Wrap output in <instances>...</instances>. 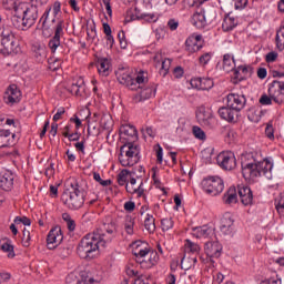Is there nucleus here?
Returning a JSON list of instances; mask_svg holds the SVG:
<instances>
[{"mask_svg": "<svg viewBox=\"0 0 284 284\" xmlns=\"http://www.w3.org/2000/svg\"><path fill=\"white\" fill-rule=\"evenodd\" d=\"M201 158H202V162H204V164H212L213 158H214V149L206 148V149L202 150Z\"/></svg>", "mask_w": 284, "mask_h": 284, "instance_id": "nucleus-46", "label": "nucleus"}, {"mask_svg": "<svg viewBox=\"0 0 284 284\" xmlns=\"http://www.w3.org/2000/svg\"><path fill=\"white\" fill-rule=\"evenodd\" d=\"M14 134L10 130H0V149L13 145Z\"/></svg>", "mask_w": 284, "mask_h": 284, "instance_id": "nucleus-33", "label": "nucleus"}, {"mask_svg": "<svg viewBox=\"0 0 284 284\" xmlns=\"http://www.w3.org/2000/svg\"><path fill=\"white\" fill-rule=\"evenodd\" d=\"M195 119L199 124L205 128H212L216 123V119L213 115V112L205 106H199L195 111Z\"/></svg>", "mask_w": 284, "mask_h": 284, "instance_id": "nucleus-13", "label": "nucleus"}, {"mask_svg": "<svg viewBox=\"0 0 284 284\" xmlns=\"http://www.w3.org/2000/svg\"><path fill=\"white\" fill-rule=\"evenodd\" d=\"M260 104H262L263 106H268L272 105V103L274 102V99L271 98L267 94H263L260 100H258Z\"/></svg>", "mask_w": 284, "mask_h": 284, "instance_id": "nucleus-60", "label": "nucleus"}, {"mask_svg": "<svg viewBox=\"0 0 284 284\" xmlns=\"http://www.w3.org/2000/svg\"><path fill=\"white\" fill-rule=\"evenodd\" d=\"M121 136L126 141H134L136 139V130L132 125H123L120 128Z\"/></svg>", "mask_w": 284, "mask_h": 284, "instance_id": "nucleus-36", "label": "nucleus"}, {"mask_svg": "<svg viewBox=\"0 0 284 284\" xmlns=\"http://www.w3.org/2000/svg\"><path fill=\"white\" fill-rule=\"evenodd\" d=\"M235 58L231 53H226L223 55V71L229 73L236 69Z\"/></svg>", "mask_w": 284, "mask_h": 284, "instance_id": "nucleus-35", "label": "nucleus"}, {"mask_svg": "<svg viewBox=\"0 0 284 284\" xmlns=\"http://www.w3.org/2000/svg\"><path fill=\"white\" fill-rule=\"evenodd\" d=\"M221 251H223V246H221L220 242L216 240L205 242L204 244L205 255H207L211 263H214L213 258H219L221 256Z\"/></svg>", "mask_w": 284, "mask_h": 284, "instance_id": "nucleus-20", "label": "nucleus"}, {"mask_svg": "<svg viewBox=\"0 0 284 284\" xmlns=\"http://www.w3.org/2000/svg\"><path fill=\"white\" fill-rule=\"evenodd\" d=\"M273 78H278V79L284 78V64L280 65L278 69L273 70Z\"/></svg>", "mask_w": 284, "mask_h": 284, "instance_id": "nucleus-63", "label": "nucleus"}, {"mask_svg": "<svg viewBox=\"0 0 284 284\" xmlns=\"http://www.w3.org/2000/svg\"><path fill=\"white\" fill-rule=\"evenodd\" d=\"M201 247L200 244H196L192 242L191 240H185L184 242V254H192V255H197L200 254Z\"/></svg>", "mask_w": 284, "mask_h": 284, "instance_id": "nucleus-40", "label": "nucleus"}, {"mask_svg": "<svg viewBox=\"0 0 284 284\" xmlns=\"http://www.w3.org/2000/svg\"><path fill=\"white\" fill-rule=\"evenodd\" d=\"M124 232H126L128 235L132 236L134 234V230L133 227L135 226V220L130 216L126 215V217H124Z\"/></svg>", "mask_w": 284, "mask_h": 284, "instance_id": "nucleus-45", "label": "nucleus"}, {"mask_svg": "<svg viewBox=\"0 0 284 284\" xmlns=\"http://www.w3.org/2000/svg\"><path fill=\"white\" fill-rule=\"evenodd\" d=\"M1 6L7 11H16L20 6H32L30 2H22L20 0H1Z\"/></svg>", "mask_w": 284, "mask_h": 284, "instance_id": "nucleus-37", "label": "nucleus"}, {"mask_svg": "<svg viewBox=\"0 0 284 284\" xmlns=\"http://www.w3.org/2000/svg\"><path fill=\"white\" fill-rule=\"evenodd\" d=\"M274 170V162L272 159H263L257 162L250 153L241 154V174L246 182L252 183L260 176H265L267 180H272Z\"/></svg>", "mask_w": 284, "mask_h": 284, "instance_id": "nucleus-3", "label": "nucleus"}, {"mask_svg": "<svg viewBox=\"0 0 284 284\" xmlns=\"http://www.w3.org/2000/svg\"><path fill=\"white\" fill-rule=\"evenodd\" d=\"M21 99L22 92L19 90V87H17L16 84H11L10 87H8L3 95L4 103H7L8 105H13L20 103Z\"/></svg>", "mask_w": 284, "mask_h": 284, "instance_id": "nucleus-17", "label": "nucleus"}, {"mask_svg": "<svg viewBox=\"0 0 284 284\" xmlns=\"http://www.w3.org/2000/svg\"><path fill=\"white\" fill-rule=\"evenodd\" d=\"M213 57H214V53L211 51L202 53V55L199 57V64H201L202 67H206L207 64H210Z\"/></svg>", "mask_w": 284, "mask_h": 284, "instance_id": "nucleus-53", "label": "nucleus"}, {"mask_svg": "<svg viewBox=\"0 0 284 284\" xmlns=\"http://www.w3.org/2000/svg\"><path fill=\"white\" fill-rule=\"evenodd\" d=\"M68 190L62 193L60 201L70 211H79L84 205L83 189L79 185L78 181L72 179Z\"/></svg>", "mask_w": 284, "mask_h": 284, "instance_id": "nucleus-6", "label": "nucleus"}, {"mask_svg": "<svg viewBox=\"0 0 284 284\" xmlns=\"http://www.w3.org/2000/svg\"><path fill=\"white\" fill-rule=\"evenodd\" d=\"M275 210L280 217L284 219V196L280 195L275 199Z\"/></svg>", "mask_w": 284, "mask_h": 284, "instance_id": "nucleus-52", "label": "nucleus"}, {"mask_svg": "<svg viewBox=\"0 0 284 284\" xmlns=\"http://www.w3.org/2000/svg\"><path fill=\"white\" fill-rule=\"evenodd\" d=\"M31 52H33V57L37 61L42 62L48 58V49L42 43H36L31 47Z\"/></svg>", "mask_w": 284, "mask_h": 284, "instance_id": "nucleus-32", "label": "nucleus"}, {"mask_svg": "<svg viewBox=\"0 0 284 284\" xmlns=\"http://www.w3.org/2000/svg\"><path fill=\"white\" fill-rule=\"evenodd\" d=\"M197 263L196 256H187L184 255L181 260V267L184 271H190L192 267H194Z\"/></svg>", "mask_w": 284, "mask_h": 284, "instance_id": "nucleus-42", "label": "nucleus"}, {"mask_svg": "<svg viewBox=\"0 0 284 284\" xmlns=\"http://www.w3.org/2000/svg\"><path fill=\"white\" fill-rule=\"evenodd\" d=\"M68 91L71 92V94L74 97L88 99L83 78L74 79L72 84L68 88Z\"/></svg>", "mask_w": 284, "mask_h": 284, "instance_id": "nucleus-21", "label": "nucleus"}, {"mask_svg": "<svg viewBox=\"0 0 284 284\" xmlns=\"http://www.w3.org/2000/svg\"><path fill=\"white\" fill-rule=\"evenodd\" d=\"M116 233V222L106 217L104 223H102V229L92 231L82 237L78 245V255L82 260H93L98 255L100 248H104L111 240L113 234Z\"/></svg>", "mask_w": 284, "mask_h": 284, "instance_id": "nucleus-1", "label": "nucleus"}, {"mask_svg": "<svg viewBox=\"0 0 284 284\" xmlns=\"http://www.w3.org/2000/svg\"><path fill=\"white\" fill-rule=\"evenodd\" d=\"M50 11H52L53 16L52 23H55V26L53 27V37L49 40V50L54 54L58 51V48L61 47V38L64 37L65 22L61 19V2H53V6L47 7L42 18H40V22H42L43 37L49 38L52 33V30L48 28V24H45L48 22Z\"/></svg>", "mask_w": 284, "mask_h": 284, "instance_id": "nucleus-2", "label": "nucleus"}, {"mask_svg": "<svg viewBox=\"0 0 284 284\" xmlns=\"http://www.w3.org/2000/svg\"><path fill=\"white\" fill-rule=\"evenodd\" d=\"M13 225H24V226H30L32 222L30 221L29 217L26 216H17L13 220Z\"/></svg>", "mask_w": 284, "mask_h": 284, "instance_id": "nucleus-57", "label": "nucleus"}, {"mask_svg": "<svg viewBox=\"0 0 284 284\" xmlns=\"http://www.w3.org/2000/svg\"><path fill=\"white\" fill-rule=\"evenodd\" d=\"M160 18H161V14L156 12H152V13L143 12L138 20H143V22L152 24L158 22Z\"/></svg>", "mask_w": 284, "mask_h": 284, "instance_id": "nucleus-43", "label": "nucleus"}, {"mask_svg": "<svg viewBox=\"0 0 284 284\" xmlns=\"http://www.w3.org/2000/svg\"><path fill=\"white\" fill-rule=\"evenodd\" d=\"M214 235V227L211 225H201L191 230V236L199 240H211Z\"/></svg>", "mask_w": 284, "mask_h": 284, "instance_id": "nucleus-19", "label": "nucleus"}, {"mask_svg": "<svg viewBox=\"0 0 284 284\" xmlns=\"http://www.w3.org/2000/svg\"><path fill=\"white\" fill-rule=\"evenodd\" d=\"M260 284H282V281L278 277H272V278L262 281Z\"/></svg>", "mask_w": 284, "mask_h": 284, "instance_id": "nucleus-64", "label": "nucleus"}, {"mask_svg": "<svg viewBox=\"0 0 284 284\" xmlns=\"http://www.w3.org/2000/svg\"><path fill=\"white\" fill-rule=\"evenodd\" d=\"M265 135H266V139H268L270 141H274V139H275V136H274V124L272 122H268L266 124Z\"/></svg>", "mask_w": 284, "mask_h": 284, "instance_id": "nucleus-59", "label": "nucleus"}, {"mask_svg": "<svg viewBox=\"0 0 284 284\" xmlns=\"http://www.w3.org/2000/svg\"><path fill=\"white\" fill-rule=\"evenodd\" d=\"M116 79L121 85L126 87L131 91H135V79L132 69L129 67H121L116 71Z\"/></svg>", "mask_w": 284, "mask_h": 284, "instance_id": "nucleus-10", "label": "nucleus"}, {"mask_svg": "<svg viewBox=\"0 0 284 284\" xmlns=\"http://www.w3.org/2000/svg\"><path fill=\"white\" fill-rule=\"evenodd\" d=\"M191 23L197 29H203L206 27V16L203 9H197V11L192 14Z\"/></svg>", "mask_w": 284, "mask_h": 284, "instance_id": "nucleus-31", "label": "nucleus"}, {"mask_svg": "<svg viewBox=\"0 0 284 284\" xmlns=\"http://www.w3.org/2000/svg\"><path fill=\"white\" fill-rule=\"evenodd\" d=\"M20 47L14 41V33L11 27L0 28V53L4 55L19 54Z\"/></svg>", "mask_w": 284, "mask_h": 284, "instance_id": "nucleus-7", "label": "nucleus"}, {"mask_svg": "<svg viewBox=\"0 0 284 284\" xmlns=\"http://www.w3.org/2000/svg\"><path fill=\"white\" fill-rule=\"evenodd\" d=\"M62 220L65 221L67 230H69L70 232H74L75 221L72 220L71 215H69L68 213H64V214H62Z\"/></svg>", "mask_w": 284, "mask_h": 284, "instance_id": "nucleus-55", "label": "nucleus"}, {"mask_svg": "<svg viewBox=\"0 0 284 284\" xmlns=\"http://www.w3.org/2000/svg\"><path fill=\"white\" fill-rule=\"evenodd\" d=\"M14 185V173L3 169L0 171V190L3 192H12Z\"/></svg>", "mask_w": 284, "mask_h": 284, "instance_id": "nucleus-15", "label": "nucleus"}, {"mask_svg": "<svg viewBox=\"0 0 284 284\" xmlns=\"http://www.w3.org/2000/svg\"><path fill=\"white\" fill-rule=\"evenodd\" d=\"M231 72H233V82L240 83L250 75V67L246 64H240Z\"/></svg>", "mask_w": 284, "mask_h": 284, "instance_id": "nucleus-29", "label": "nucleus"}, {"mask_svg": "<svg viewBox=\"0 0 284 284\" xmlns=\"http://www.w3.org/2000/svg\"><path fill=\"white\" fill-rule=\"evenodd\" d=\"M163 232H169L174 227V221L171 217H165L160 223Z\"/></svg>", "mask_w": 284, "mask_h": 284, "instance_id": "nucleus-54", "label": "nucleus"}, {"mask_svg": "<svg viewBox=\"0 0 284 284\" xmlns=\"http://www.w3.org/2000/svg\"><path fill=\"white\" fill-rule=\"evenodd\" d=\"M132 179L129 170H123L118 174V185L125 186L126 183Z\"/></svg>", "mask_w": 284, "mask_h": 284, "instance_id": "nucleus-48", "label": "nucleus"}, {"mask_svg": "<svg viewBox=\"0 0 284 284\" xmlns=\"http://www.w3.org/2000/svg\"><path fill=\"white\" fill-rule=\"evenodd\" d=\"M69 122L74 123L77 131H79V129H81V126H83V121L79 118L78 114H74V116L69 119Z\"/></svg>", "mask_w": 284, "mask_h": 284, "instance_id": "nucleus-62", "label": "nucleus"}, {"mask_svg": "<svg viewBox=\"0 0 284 284\" xmlns=\"http://www.w3.org/2000/svg\"><path fill=\"white\" fill-rule=\"evenodd\" d=\"M242 110L232 109L229 106H223L217 111L220 118L230 123L235 122V119L239 116V112Z\"/></svg>", "mask_w": 284, "mask_h": 284, "instance_id": "nucleus-28", "label": "nucleus"}, {"mask_svg": "<svg viewBox=\"0 0 284 284\" xmlns=\"http://www.w3.org/2000/svg\"><path fill=\"white\" fill-rule=\"evenodd\" d=\"M121 166L132 168L140 162V148L132 142L123 144L120 149V155H118Z\"/></svg>", "mask_w": 284, "mask_h": 284, "instance_id": "nucleus-8", "label": "nucleus"}, {"mask_svg": "<svg viewBox=\"0 0 284 284\" xmlns=\"http://www.w3.org/2000/svg\"><path fill=\"white\" fill-rule=\"evenodd\" d=\"M148 81L149 79L146 78L145 72H138L136 77H134V90L142 89V85L145 84Z\"/></svg>", "mask_w": 284, "mask_h": 284, "instance_id": "nucleus-44", "label": "nucleus"}, {"mask_svg": "<svg viewBox=\"0 0 284 284\" xmlns=\"http://www.w3.org/2000/svg\"><path fill=\"white\" fill-rule=\"evenodd\" d=\"M136 185V179L135 178H131L129 182H126V184H124V186L126 187V192L128 194H136L138 199H142L143 196H145V190L143 189V181H140V183Z\"/></svg>", "mask_w": 284, "mask_h": 284, "instance_id": "nucleus-22", "label": "nucleus"}, {"mask_svg": "<svg viewBox=\"0 0 284 284\" xmlns=\"http://www.w3.org/2000/svg\"><path fill=\"white\" fill-rule=\"evenodd\" d=\"M201 187L209 196H219L224 190V182L220 176H207L202 179Z\"/></svg>", "mask_w": 284, "mask_h": 284, "instance_id": "nucleus-9", "label": "nucleus"}, {"mask_svg": "<svg viewBox=\"0 0 284 284\" xmlns=\"http://www.w3.org/2000/svg\"><path fill=\"white\" fill-rule=\"evenodd\" d=\"M191 87L195 90L207 91L214 87V81L211 78H192Z\"/></svg>", "mask_w": 284, "mask_h": 284, "instance_id": "nucleus-24", "label": "nucleus"}, {"mask_svg": "<svg viewBox=\"0 0 284 284\" xmlns=\"http://www.w3.org/2000/svg\"><path fill=\"white\" fill-rule=\"evenodd\" d=\"M30 241H31L30 232L27 231V230H23V237H21V244L24 247H29L30 246Z\"/></svg>", "mask_w": 284, "mask_h": 284, "instance_id": "nucleus-61", "label": "nucleus"}, {"mask_svg": "<svg viewBox=\"0 0 284 284\" xmlns=\"http://www.w3.org/2000/svg\"><path fill=\"white\" fill-rule=\"evenodd\" d=\"M161 54H156L154 58L156 67H160V74H168L169 70L171 69V59H163L160 61Z\"/></svg>", "mask_w": 284, "mask_h": 284, "instance_id": "nucleus-39", "label": "nucleus"}, {"mask_svg": "<svg viewBox=\"0 0 284 284\" xmlns=\"http://www.w3.org/2000/svg\"><path fill=\"white\" fill-rule=\"evenodd\" d=\"M239 26V17L227 13L223 18V23L221 24V28L223 29V32H232L235 30V28Z\"/></svg>", "mask_w": 284, "mask_h": 284, "instance_id": "nucleus-30", "label": "nucleus"}, {"mask_svg": "<svg viewBox=\"0 0 284 284\" xmlns=\"http://www.w3.org/2000/svg\"><path fill=\"white\" fill-rule=\"evenodd\" d=\"M237 196H240L241 204H243L244 206H251L253 204V193L248 186H237Z\"/></svg>", "mask_w": 284, "mask_h": 284, "instance_id": "nucleus-26", "label": "nucleus"}, {"mask_svg": "<svg viewBox=\"0 0 284 284\" xmlns=\"http://www.w3.org/2000/svg\"><path fill=\"white\" fill-rule=\"evenodd\" d=\"M145 230L150 234L155 232V219L153 217V215H145Z\"/></svg>", "mask_w": 284, "mask_h": 284, "instance_id": "nucleus-50", "label": "nucleus"}, {"mask_svg": "<svg viewBox=\"0 0 284 284\" xmlns=\"http://www.w3.org/2000/svg\"><path fill=\"white\" fill-rule=\"evenodd\" d=\"M273 99V103H284V81H273L268 87V95Z\"/></svg>", "mask_w": 284, "mask_h": 284, "instance_id": "nucleus-14", "label": "nucleus"}, {"mask_svg": "<svg viewBox=\"0 0 284 284\" xmlns=\"http://www.w3.org/2000/svg\"><path fill=\"white\" fill-rule=\"evenodd\" d=\"M192 134H194L195 139L199 141H205L206 140V133L201 129L200 126L195 125L192 128Z\"/></svg>", "mask_w": 284, "mask_h": 284, "instance_id": "nucleus-56", "label": "nucleus"}, {"mask_svg": "<svg viewBox=\"0 0 284 284\" xmlns=\"http://www.w3.org/2000/svg\"><path fill=\"white\" fill-rule=\"evenodd\" d=\"M131 253L134 255V260L143 270H150L156 265L159 255L155 251H150L149 243L136 240L130 245Z\"/></svg>", "mask_w": 284, "mask_h": 284, "instance_id": "nucleus-5", "label": "nucleus"}, {"mask_svg": "<svg viewBox=\"0 0 284 284\" xmlns=\"http://www.w3.org/2000/svg\"><path fill=\"white\" fill-rule=\"evenodd\" d=\"M63 240L64 236L62 235L61 227H53L47 235V248L50 251L57 248Z\"/></svg>", "mask_w": 284, "mask_h": 284, "instance_id": "nucleus-16", "label": "nucleus"}, {"mask_svg": "<svg viewBox=\"0 0 284 284\" xmlns=\"http://www.w3.org/2000/svg\"><path fill=\"white\" fill-rule=\"evenodd\" d=\"M95 68L101 77H108L111 73V60L110 58L99 57L95 58Z\"/></svg>", "mask_w": 284, "mask_h": 284, "instance_id": "nucleus-25", "label": "nucleus"}, {"mask_svg": "<svg viewBox=\"0 0 284 284\" xmlns=\"http://www.w3.org/2000/svg\"><path fill=\"white\" fill-rule=\"evenodd\" d=\"M276 48L280 51L284 50V24L276 31Z\"/></svg>", "mask_w": 284, "mask_h": 284, "instance_id": "nucleus-49", "label": "nucleus"}, {"mask_svg": "<svg viewBox=\"0 0 284 284\" xmlns=\"http://www.w3.org/2000/svg\"><path fill=\"white\" fill-rule=\"evenodd\" d=\"M142 13L140 12L139 9L136 8L130 9L126 11V17L124 18V22L130 23V22L136 21L140 19Z\"/></svg>", "mask_w": 284, "mask_h": 284, "instance_id": "nucleus-47", "label": "nucleus"}, {"mask_svg": "<svg viewBox=\"0 0 284 284\" xmlns=\"http://www.w3.org/2000/svg\"><path fill=\"white\" fill-rule=\"evenodd\" d=\"M12 11L11 26L17 30H29L36 24L37 19L39 18V10L33 4H20Z\"/></svg>", "mask_w": 284, "mask_h": 284, "instance_id": "nucleus-4", "label": "nucleus"}, {"mask_svg": "<svg viewBox=\"0 0 284 284\" xmlns=\"http://www.w3.org/2000/svg\"><path fill=\"white\" fill-rule=\"evenodd\" d=\"M100 125L102 128V130H108L110 131L111 128L113 126V120L111 119L110 115L105 114L101 116L100 120Z\"/></svg>", "mask_w": 284, "mask_h": 284, "instance_id": "nucleus-51", "label": "nucleus"}, {"mask_svg": "<svg viewBox=\"0 0 284 284\" xmlns=\"http://www.w3.org/2000/svg\"><path fill=\"white\" fill-rule=\"evenodd\" d=\"M196 281L197 278L195 274L184 273L181 275V282H184V284H194Z\"/></svg>", "mask_w": 284, "mask_h": 284, "instance_id": "nucleus-58", "label": "nucleus"}, {"mask_svg": "<svg viewBox=\"0 0 284 284\" xmlns=\"http://www.w3.org/2000/svg\"><path fill=\"white\" fill-rule=\"evenodd\" d=\"M155 94H156L155 85H148L146 88H143V90L140 91V93L134 94L133 100L134 102L140 103L149 99H152L153 97H155Z\"/></svg>", "mask_w": 284, "mask_h": 284, "instance_id": "nucleus-27", "label": "nucleus"}, {"mask_svg": "<svg viewBox=\"0 0 284 284\" xmlns=\"http://www.w3.org/2000/svg\"><path fill=\"white\" fill-rule=\"evenodd\" d=\"M226 108L234 109L236 111H242L246 104V98L243 94L230 93L226 95Z\"/></svg>", "mask_w": 284, "mask_h": 284, "instance_id": "nucleus-18", "label": "nucleus"}, {"mask_svg": "<svg viewBox=\"0 0 284 284\" xmlns=\"http://www.w3.org/2000/svg\"><path fill=\"white\" fill-rule=\"evenodd\" d=\"M89 275H85L84 272H71L69 273V275H67L65 277V283L67 284H78L83 282V278H89Z\"/></svg>", "mask_w": 284, "mask_h": 284, "instance_id": "nucleus-38", "label": "nucleus"}, {"mask_svg": "<svg viewBox=\"0 0 284 284\" xmlns=\"http://www.w3.org/2000/svg\"><path fill=\"white\" fill-rule=\"evenodd\" d=\"M235 221L230 215H224L223 219H221V225L220 231L221 234L224 236H233L235 233Z\"/></svg>", "mask_w": 284, "mask_h": 284, "instance_id": "nucleus-23", "label": "nucleus"}, {"mask_svg": "<svg viewBox=\"0 0 284 284\" xmlns=\"http://www.w3.org/2000/svg\"><path fill=\"white\" fill-rule=\"evenodd\" d=\"M0 251L3 252L4 254H7L8 258L14 257L13 245L8 240L0 239Z\"/></svg>", "mask_w": 284, "mask_h": 284, "instance_id": "nucleus-41", "label": "nucleus"}, {"mask_svg": "<svg viewBox=\"0 0 284 284\" xmlns=\"http://www.w3.org/2000/svg\"><path fill=\"white\" fill-rule=\"evenodd\" d=\"M204 47L203 36L193 33L185 39L184 50L189 54H196Z\"/></svg>", "mask_w": 284, "mask_h": 284, "instance_id": "nucleus-11", "label": "nucleus"}, {"mask_svg": "<svg viewBox=\"0 0 284 284\" xmlns=\"http://www.w3.org/2000/svg\"><path fill=\"white\" fill-rule=\"evenodd\" d=\"M236 203H239V194L235 187H230L224 194H223V204L233 206Z\"/></svg>", "mask_w": 284, "mask_h": 284, "instance_id": "nucleus-34", "label": "nucleus"}, {"mask_svg": "<svg viewBox=\"0 0 284 284\" xmlns=\"http://www.w3.org/2000/svg\"><path fill=\"white\" fill-rule=\"evenodd\" d=\"M217 165L226 171H232L236 168V158L235 153L232 151H223L216 156Z\"/></svg>", "mask_w": 284, "mask_h": 284, "instance_id": "nucleus-12", "label": "nucleus"}]
</instances>
